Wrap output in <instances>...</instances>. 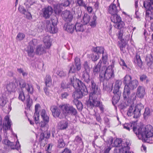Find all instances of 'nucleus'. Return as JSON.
Segmentation results:
<instances>
[{
	"label": "nucleus",
	"mask_w": 153,
	"mask_h": 153,
	"mask_svg": "<svg viewBox=\"0 0 153 153\" xmlns=\"http://www.w3.org/2000/svg\"><path fill=\"white\" fill-rule=\"evenodd\" d=\"M71 4L70 1L69 0H64L63 2L59 4V5H54V10L55 13L56 14H59L62 11V7H65L69 6Z\"/></svg>",
	"instance_id": "obj_13"
},
{
	"label": "nucleus",
	"mask_w": 153,
	"mask_h": 153,
	"mask_svg": "<svg viewBox=\"0 0 153 153\" xmlns=\"http://www.w3.org/2000/svg\"><path fill=\"white\" fill-rule=\"evenodd\" d=\"M124 39L121 40L120 42H118V43L119 46L120 48V50L123 51L124 50V48H125L126 44L125 42H123Z\"/></svg>",
	"instance_id": "obj_46"
},
{
	"label": "nucleus",
	"mask_w": 153,
	"mask_h": 153,
	"mask_svg": "<svg viewBox=\"0 0 153 153\" xmlns=\"http://www.w3.org/2000/svg\"><path fill=\"white\" fill-rule=\"evenodd\" d=\"M37 44V40L35 39H32L29 43V47H33L34 48L35 46Z\"/></svg>",
	"instance_id": "obj_64"
},
{
	"label": "nucleus",
	"mask_w": 153,
	"mask_h": 153,
	"mask_svg": "<svg viewBox=\"0 0 153 153\" xmlns=\"http://www.w3.org/2000/svg\"><path fill=\"white\" fill-rule=\"evenodd\" d=\"M134 62L137 63V65L139 66H141L142 65V62L140 58V56L137 54L136 55L135 59L134 61Z\"/></svg>",
	"instance_id": "obj_47"
},
{
	"label": "nucleus",
	"mask_w": 153,
	"mask_h": 153,
	"mask_svg": "<svg viewBox=\"0 0 153 153\" xmlns=\"http://www.w3.org/2000/svg\"><path fill=\"white\" fill-rule=\"evenodd\" d=\"M41 115L43 121L48 123L49 121V117L47 115L46 111L45 109L42 110Z\"/></svg>",
	"instance_id": "obj_33"
},
{
	"label": "nucleus",
	"mask_w": 153,
	"mask_h": 153,
	"mask_svg": "<svg viewBox=\"0 0 153 153\" xmlns=\"http://www.w3.org/2000/svg\"><path fill=\"white\" fill-rule=\"evenodd\" d=\"M51 110L52 112L53 116L55 118H59L62 119L63 118L62 116V114H61V110L56 106H52Z\"/></svg>",
	"instance_id": "obj_16"
},
{
	"label": "nucleus",
	"mask_w": 153,
	"mask_h": 153,
	"mask_svg": "<svg viewBox=\"0 0 153 153\" xmlns=\"http://www.w3.org/2000/svg\"><path fill=\"white\" fill-rule=\"evenodd\" d=\"M69 83L71 85V88L73 87L75 89L84 86L83 85H85L84 83L79 79H77L74 75L69 79Z\"/></svg>",
	"instance_id": "obj_11"
},
{
	"label": "nucleus",
	"mask_w": 153,
	"mask_h": 153,
	"mask_svg": "<svg viewBox=\"0 0 153 153\" xmlns=\"http://www.w3.org/2000/svg\"><path fill=\"white\" fill-rule=\"evenodd\" d=\"M131 90L124 86L123 93V97L124 100L129 102V99L131 94Z\"/></svg>",
	"instance_id": "obj_25"
},
{
	"label": "nucleus",
	"mask_w": 153,
	"mask_h": 153,
	"mask_svg": "<svg viewBox=\"0 0 153 153\" xmlns=\"http://www.w3.org/2000/svg\"><path fill=\"white\" fill-rule=\"evenodd\" d=\"M111 18V21L114 23V25L115 28L120 29L124 26V23L122 21L121 17L117 14L112 15Z\"/></svg>",
	"instance_id": "obj_9"
},
{
	"label": "nucleus",
	"mask_w": 153,
	"mask_h": 153,
	"mask_svg": "<svg viewBox=\"0 0 153 153\" xmlns=\"http://www.w3.org/2000/svg\"><path fill=\"white\" fill-rule=\"evenodd\" d=\"M129 142L126 141H122V143L121 144V147L120 148L118 149V152H117L119 153H127L129 150Z\"/></svg>",
	"instance_id": "obj_17"
},
{
	"label": "nucleus",
	"mask_w": 153,
	"mask_h": 153,
	"mask_svg": "<svg viewBox=\"0 0 153 153\" xmlns=\"http://www.w3.org/2000/svg\"><path fill=\"white\" fill-rule=\"evenodd\" d=\"M5 121L7 122L3 123V131H6L7 130L10 129L11 127V121L9 119V117L7 116H6L4 117Z\"/></svg>",
	"instance_id": "obj_24"
},
{
	"label": "nucleus",
	"mask_w": 153,
	"mask_h": 153,
	"mask_svg": "<svg viewBox=\"0 0 153 153\" xmlns=\"http://www.w3.org/2000/svg\"><path fill=\"white\" fill-rule=\"evenodd\" d=\"M143 6L147 10L146 11V16L149 15L150 13L149 12L151 13V10L153 9L150 3L147 1H144L143 3Z\"/></svg>",
	"instance_id": "obj_26"
},
{
	"label": "nucleus",
	"mask_w": 153,
	"mask_h": 153,
	"mask_svg": "<svg viewBox=\"0 0 153 153\" xmlns=\"http://www.w3.org/2000/svg\"><path fill=\"white\" fill-rule=\"evenodd\" d=\"M42 12L43 17L45 19H48L50 17L52 14L53 9L51 7L48 6L42 9Z\"/></svg>",
	"instance_id": "obj_15"
},
{
	"label": "nucleus",
	"mask_w": 153,
	"mask_h": 153,
	"mask_svg": "<svg viewBox=\"0 0 153 153\" xmlns=\"http://www.w3.org/2000/svg\"><path fill=\"white\" fill-rule=\"evenodd\" d=\"M6 103V100L5 98L3 97H0V105L3 107Z\"/></svg>",
	"instance_id": "obj_59"
},
{
	"label": "nucleus",
	"mask_w": 153,
	"mask_h": 153,
	"mask_svg": "<svg viewBox=\"0 0 153 153\" xmlns=\"http://www.w3.org/2000/svg\"><path fill=\"white\" fill-rule=\"evenodd\" d=\"M137 96V95L135 93H133L131 95L130 94L129 99V102H132L135 100Z\"/></svg>",
	"instance_id": "obj_55"
},
{
	"label": "nucleus",
	"mask_w": 153,
	"mask_h": 153,
	"mask_svg": "<svg viewBox=\"0 0 153 153\" xmlns=\"http://www.w3.org/2000/svg\"><path fill=\"white\" fill-rule=\"evenodd\" d=\"M90 57L92 61L95 62L99 59L100 56L97 52H94L90 54Z\"/></svg>",
	"instance_id": "obj_37"
},
{
	"label": "nucleus",
	"mask_w": 153,
	"mask_h": 153,
	"mask_svg": "<svg viewBox=\"0 0 153 153\" xmlns=\"http://www.w3.org/2000/svg\"><path fill=\"white\" fill-rule=\"evenodd\" d=\"M142 140L145 142H147V138L152 137L153 135V128L150 125H147L145 126H143Z\"/></svg>",
	"instance_id": "obj_8"
},
{
	"label": "nucleus",
	"mask_w": 153,
	"mask_h": 153,
	"mask_svg": "<svg viewBox=\"0 0 153 153\" xmlns=\"http://www.w3.org/2000/svg\"><path fill=\"white\" fill-rule=\"evenodd\" d=\"M85 104L89 109H92L94 107H98L101 112H104V105L101 101L100 97L89 95V98L86 100Z\"/></svg>",
	"instance_id": "obj_1"
},
{
	"label": "nucleus",
	"mask_w": 153,
	"mask_h": 153,
	"mask_svg": "<svg viewBox=\"0 0 153 153\" xmlns=\"http://www.w3.org/2000/svg\"><path fill=\"white\" fill-rule=\"evenodd\" d=\"M121 84V82L119 80H117L114 87L113 93L114 95L112 98V103L115 105L119 101L121 95V92L120 88Z\"/></svg>",
	"instance_id": "obj_4"
},
{
	"label": "nucleus",
	"mask_w": 153,
	"mask_h": 153,
	"mask_svg": "<svg viewBox=\"0 0 153 153\" xmlns=\"http://www.w3.org/2000/svg\"><path fill=\"white\" fill-rule=\"evenodd\" d=\"M19 100H21L23 102L25 100V97L24 93L22 91V89H21V91H19Z\"/></svg>",
	"instance_id": "obj_54"
},
{
	"label": "nucleus",
	"mask_w": 153,
	"mask_h": 153,
	"mask_svg": "<svg viewBox=\"0 0 153 153\" xmlns=\"http://www.w3.org/2000/svg\"><path fill=\"white\" fill-rule=\"evenodd\" d=\"M150 111L149 108H145V111L143 114V117L145 119H146L148 116L150 115Z\"/></svg>",
	"instance_id": "obj_49"
},
{
	"label": "nucleus",
	"mask_w": 153,
	"mask_h": 153,
	"mask_svg": "<svg viewBox=\"0 0 153 153\" xmlns=\"http://www.w3.org/2000/svg\"><path fill=\"white\" fill-rule=\"evenodd\" d=\"M19 82V87L22 89V88H25L27 85V84L25 81L22 79H19L17 81Z\"/></svg>",
	"instance_id": "obj_40"
},
{
	"label": "nucleus",
	"mask_w": 153,
	"mask_h": 153,
	"mask_svg": "<svg viewBox=\"0 0 153 153\" xmlns=\"http://www.w3.org/2000/svg\"><path fill=\"white\" fill-rule=\"evenodd\" d=\"M120 10L119 3L117 5L111 3L109 6L108 9V12L112 15L117 14Z\"/></svg>",
	"instance_id": "obj_18"
},
{
	"label": "nucleus",
	"mask_w": 153,
	"mask_h": 153,
	"mask_svg": "<svg viewBox=\"0 0 153 153\" xmlns=\"http://www.w3.org/2000/svg\"><path fill=\"white\" fill-rule=\"evenodd\" d=\"M33 117L36 124L38 123L39 122V113H35Z\"/></svg>",
	"instance_id": "obj_63"
},
{
	"label": "nucleus",
	"mask_w": 153,
	"mask_h": 153,
	"mask_svg": "<svg viewBox=\"0 0 153 153\" xmlns=\"http://www.w3.org/2000/svg\"><path fill=\"white\" fill-rule=\"evenodd\" d=\"M58 19L56 17L51 20V22L47 20L46 22V26L48 31L51 33H55L57 32V29L56 28Z\"/></svg>",
	"instance_id": "obj_7"
},
{
	"label": "nucleus",
	"mask_w": 153,
	"mask_h": 153,
	"mask_svg": "<svg viewBox=\"0 0 153 153\" xmlns=\"http://www.w3.org/2000/svg\"><path fill=\"white\" fill-rule=\"evenodd\" d=\"M129 105L126 104L125 102H120V104L118 105V108L121 110H124L127 107L129 106Z\"/></svg>",
	"instance_id": "obj_51"
},
{
	"label": "nucleus",
	"mask_w": 153,
	"mask_h": 153,
	"mask_svg": "<svg viewBox=\"0 0 153 153\" xmlns=\"http://www.w3.org/2000/svg\"><path fill=\"white\" fill-rule=\"evenodd\" d=\"M83 65V67L85 69V72H89L90 70V67L87 61H86L85 62Z\"/></svg>",
	"instance_id": "obj_56"
},
{
	"label": "nucleus",
	"mask_w": 153,
	"mask_h": 153,
	"mask_svg": "<svg viewBox=\"0 0 153 153\" xmlns=\"http://www.w3.org/2000/svg\"><path fill=\"white\" fill-rule=\"evenodd\" d=\"M89 85L90 89V93L89 95L94 97H101L100 90L96 85L93 79L91 80V82Z\"/></svg>",
	"instance_id": "obj_6"
},
{
	"label": "nucleus",
	"mask_w": 153,
	"mask_h": 153,
	"mask_svg": "<svg viewBox=\"0 0 153 153\" xmlns=\"http://www.w3.org/2000/svg\"><path fill=\"white\" fill-rule=\"evenodd\" d=\"M75 25L71 24V22L65 23L64 25V28L68 32L72 33L75 30Z\"/></svg>",
	"instance_id": "obj_22"
},
{
	"label": "nucleus",
	"mask_w": 153,
	"mask_h": 153,
	"mask_svg": "<svg viewBox=\"0 0 153 153\" xmlns=\"http://www.w3.org/2000/svg\"><path fill=\"white\" fill-rule=\"evenodd\" d=\"M144 108V105L141 103L137 104L135 107L131 105L128 108L127 115L128 117L133 116L134 118H137L140 116L141 111Z\"/></svg>",
	"instance_id": "obj_3"
},
{
	"label": "nucleus",
	"mask_w": 153,
	"mask_h": 153,
	"mask_svg": "<svg viewBox=\"0 0 153 153\" xmlns=\"http://www.w3.org/2000/svg\"><path fill=\"white\" fill-rule=\"evenodd\" d=\"M76 18L77 19H80L82 15V11L79 9L77 10V11L76 14Z\"/></svg>",
	"instance_id": "obj_60"
},
{
	"label": "nucleus",
	"mask_w": 153,
	"mask_h": 153,
	"mask_svg": "<svg viewBox=\"0 0 153 153\" xmlns=\"http://www.w3.org/2000/svg\"><path fill=\"white\" fill-rule=\"evenodd\" d=\"M25 88L28 94H32L33 93V88L32 84H27Z\"/></svg>",
	"instance_id": "obj_44"
},
{
	"label": "nucleus",
	"mask_w": 153,
	"mask_h": 153,
	"mask_svg": "<svg viewBox=\"0 0 153 153\" xmlns=\"http://www.w3.org/2000/svg\"><path fill=\"white\" fill-rule=\"evenodd\" d=\"M43 42L45 48L48 49L50 47L51 44L50 42V38L49 36H45L43 38Z\"/></svg>",
	"instance_id": "obj_30"
},
{
	"label": "nucleus",
	"mask_w": 153,
	"mask_h": 153,
	"mask_svg": "<svg viewBox=\"0 0 153 153\" xmlns=\"http://www.w3.org/2000/svg\"><path fill=\"white\" fill-rule=\"evenodd\" d=\"M59 107L61 109L63 108V109L65 111V113L69 115L75 116L77 113L76 109L73 106L69 104L60 105L59 106Z\"/></svg>",
	"instance_id": "obj_12"
},
{
	"label": "nucleus",
	"mask_w": 153,
	"mask_h": 153,
	"mask_svg": "<svg viewBox=\"0 0 153 153\" xmlns=\"http://www.w3.org/2000/svg\"><path fill=\"white\" fill-rule=\"evenodd\" d=\"M25 37V35L23 33H19L16 37V39L19 41L23 40Z\"/></svg>",
	"instance_id": "obj_58"
},
{
	"label": "nucleus",
	"mask_w": 153,
	"mask_h": 153,
	"mask_svg": "<svg viewBox=\"0 0 153 153\" xmlns=\"http://www.w3.org/2000/svg\"><path fill=\"white\" fill-rule=\"evenodd\" d=\"M102 69L99 74V80L100 81L102 80H108L114 76V70L111 66H108L107 68L105 66H102Z\"/></svg>",
	"instance_id": "obj_2"
},
{
	"label": "nucleus",
	"mask_w": 153,
	"mask_h": 153,
	"mask_svg": "<svg viewBox=\"0 0 153 153\" xmlns=\"http://www.w3.org/2000/svg\"><path fill=\"white\" fill-rule=\"evenodd\" d=\"M65 145V144L62 137L60 138L58 140L57 147L59 148H64Z\"/></svg>",
	"instance_id": "obj_42"
},
{
	"label": "nucleus",
	"mask_w": 153,
	"mask_h": 153,
	"mask_svg": "<svg viewBox=\"0 0 153 153\" xmlns=\"http://www.w3.org/2000/svg\"><path fill=\"white\" fill-rule=\"evenodd\" d=\"M102 81L100 82H103V91L110 93L112 90L113 84L110 83L108 81L106 80Z\"/></svg>",
	"instance_id": "obj_19"
},
{
	"label": "nucleus",
	"mask_w": 153,
	"mask_h": 153,
	"mask_svg": "<svg viewBox=\"0 0 153 153\" xmlns=\"http://www.w3.org/2000/svg\"><path fill=\"white\" fill-rule=\"evenodd\" d=\"M97 19V17L95 15L93 17V20L89 24L90 26L91 27H95L96 25L97 22L96 20Z\"/></svg>",
	"instance_id": "obj_52"
},
{
	"label": "nucleus",
	"mask_w": 153,
	"mask_h": 153,
	"mask_svg": "<svg viewBox=\"0 0 153 153\" xmlns=\"http://www.w3.org/2000/svg\"><path fill=\"white\" fill-rule=\"evenodd\" d=\"M34 49L33 47H28L26 50L29 56L31 57H33L34 55Z\"/></svg>",
	"instance_id": "obj_38"
},
{
	"label": "nucleus",
	"mask_w": 153,
	"mask_h": 153,
	"mask_svg": "<svg viewBox=\"0 0 153 153\" xmlns=\"http://www.w3.org/2000/svg\"><path fill=\"white\" fill-rule=\"evenodd\" d=\"M59 125L60 129L64 130L68 128V123L66 120H62L59 122Z\"/></svg>",
	"instance_id": "obj_35"
},
{
	"label": "nucleus",
	"mask_w": 153,
	"mask_h": 153,
	"mask_svg": "<svg viewBox=\"0 0 153 153\" xmlns=\"http://www.w3.org/2000/svg\"><path fill=\"white\" fill-rule=\"evenodd\" d=\"M104 48L102 47H93L91 49L92 51L93 52H97L99 54H102L105 53L104 52Z\"/></svg>",
	"instance_id": "obj_34"
},
{
	"label": "nucleus",
	"mask_w": 153,
	"mask_h": 153,
	"mask_svg": "<svg viewBox=\"0 0 153 153\" xmlns=\"http://www.w3.org/2000/svg\"><path fill=\"white\" fill-rule=\"evenodd\" d=\"M145 94V89L144 87L142 86H139L136 93L137 97L140 98L142 99L144 97Z\"/></svg>",
	"instance_id": "obj_23"
},
{
	"label": "nucleus",
	"mask_w": 153,
	"mask_h": 153,
	"mask_svg": "<svg viewBox=\"0 0 153 153\" xmlns=\"http://www.w3.org/2000/svg\"><path fill=\"white\" fill-rule=\"evenodd\" d=\"M82 87L76 89L72 94V96L74 98L80 99L82 97L86 95L88 93V90L85 85Z\"/></svg>",
	"instance_id": "obj_10"
},
{
	"label": "nucleus",
	"mask_w": 153,
	"mask_h": 153,
	"mask_svg": "<svg viewBox=\"0 0 153 153\" xmlns=\"http://www.w3.org/2000/svg\"><path fill=\"white\" fill-rule=\"evenodd\" d=\"M45 81L46 86L50 87L51 85L52 82V79L50 75H46L45 79Z\"/></svg>",
	"instance_id": "obj_39"
},
{
	"label": "nucleus",
	"mask_w": 153,
	"mask_h": 153,
	"mask_svg": "<svg viewBox=\"0 0 153 153\" xmlns=\"http://www.w3.org/2000/svg\"><path fill=\"white\" fill-rule=\"evenodd\" d=\"M102 63V61L100 59L97 65H95L94 67L93 70V72L94 73L96 74L98 73V72L100 73L102 69V67L101 69Z\"/></svg>",
	"instance_id": "obj_27"
},
{
	"label": "nucleus",
	"mask_w": 153,
	"mask_h": 153,
	"mask_svg": "<svg viewBox=\"0 0 153 153\" xmlns=\"http://www.w3.org/2000/svg\"><path fill=\"white\" fill-rule=\"evenodd\" d=\"M81 69H78L77 67H75L74 64H72L70 67L69 70V73H74L77 71H79Z\"/></svg>",
	"instance_id": "obj_45"
},
{
	"label": "nucleus",
	"mask_w": 153,
	"mask_h": 153,
	"mask_svg": "<svg viewBox=\"0 0 153 153\" xmlns=\"http://www.w3.org/2000/svg\"><path fill=\"white\" fill-rule=\"evenodd\" d=\"M14 82H10L7 84V85L6 88L7 91L10 94L11 93V92H15L16 88V83L17 84V81L16 79H15L14 80Z\"/></svg>",
	"instance_id": "obj_20"
},
{
	"label": "nucleus",
	"mask_w": 153,
	"mask_h": 153,
	"mask_svg": "<svg viewBox=\"0 0 153 153\" xmlns=\"http://www.w3.org/2000/svg\"><path fill=\"white\" fill-rule=\"evenodd\" d=\"M18 10L19 12L23 14H24L27 12V10L25 8V7L22 6H20L19 7Z\"/></svg>",
	"instance_id": "obj_62"
},
{
	"label": "nucleus",
	"mask_w": 153,
	"mask_h": 153,
	"mask_svg": "<svg viewBox=\"0 0 153 153\" xmlns=\"http://www.w3.org/2000/svg\"><path fill=\"white\" fill-rule=\"evenodd\" d=\"M153 57L152 53L147 55L146 57V61L148 66L151 68L152 67Z\"/></svg>",
	"instance_id": "obj_28"
},
{
	"label": "nucleus",
	"mask_w": 153,
	"mask_h": 153,
	"mask_svg": "<svg viewBox=\"0 0 153 153\" xmlns=\"http://www.w3.org/2000/svg\"><path fill=\"white\" fill-rule=\"evenodd\" d=\"M102 58L103 64H105L108 60V55L106 53H103Z\"/></svg>",
	"instance_id": "obj_57"
},
{
	"label": "nucleus",
	"mask_w": 153,
	"mask_h": 153,
	"mask_svg": "<svg viewBox=\"0 0 153 153\" xmlns=\"http://www.w3.org/2000/svg\"><path fill=\"white\" fill-rule=\"evenodd\" d=\"M132 129L134 132L136 134V135H140L142 137V134L143 128V126H136L134 124L133 125Z\"/></svg>",
	"instance_id": "obj_21"
},
{
	"label": "nucleus",
	"mask_w": 153,
	"mask_h": 153,
	"mask_svg": "<svg viewBox=\"0 0 153 153\" xmlns=\"http://www.w3.org/2000/svg\"><path fill=\"white\" fill-rule=\"evenodd\" d=\"M61 88L63 89L70 88H71V84L70 83H66L62 81L61 84Z\"/></svg>",
	"instance_id": "obj_48"
},
{
	"label": "nucleus",
	"mask_w": 153,
	"mask_h": 153,
	"mask_svg": "<svg viewBox=\"0 0 153 153\" xmlns=\"http://www.w3.org/2000/svg\"><path fill=\"white\" fill-rule=\"evenodd\" d=\"M132 77L129 75H126L124 78L123 83L125 87L130 90H133L137 87L138 82L136 79L131 80Z\"/></svg>",
	"instance_id": "obj_5"
},
{
	"label": "nucleus",
	"mask_w": 153,
	"mask_h": 153,
	"mask_svg": "<svg viewBox=\"0 0 153 153\" xmlns=\"http://www.w3.org/2000/svg\"><path fill=\"white\" fill-rule=\"evenodd\" d=\"M75 141L77 142L79 144L81 145L83 144V142L82 138L78 136H76L75 139Z\"/></svg>",
	"instance_id": "obj_61"
},
{
	"label": "nucleus",
	"mask_w": 153,
	"mask_h": 153,
	"mask_svg": "<svg viewBox=\"0 0 153 153\" xmlns=\"http://www.w3.org/2000/svg\"><path fill=\"white\" fill-rule=\"evenodd\" d=\"M90 19V17L87 13L84 14L83 17L84 25H86L89 23Z\"/></svg>",
	"instance_id": "obj_41"
},
{
	"label": "nucleus",
	"mask_w": 153,
	"mask_h": 153,
	"mask_svg": "<svg viewBox=\"0 0 153 153\" xmlns=\"http://www.w3.org/2000/svg\"><path fill=\"white\" fill-rule=\"evenodd\" d=\"M74 63L75 67H77L78 69L81 68V63L80 59L76 57L74 59Z\"/></svg>",
	"instance_id": "obj_43"
},
{
	"label": "nucleus",
	"mask_w": 153,
	"mask_h": 153,
	"mask_svg": "<svg viewBox=\"0 0 153 153\" xmlns=\"http://www.w3.org/2000/svg\"><path fill=\"white\" fill-rule=\"evenodd\" d=\"M122 140L121 139H116L115 140L114 142V146L116 147V150L117 152H118V149L120 148L121 147V144L122 143Z\"/></svg>",
	"instance_id": "obj_32"
},
{
	"label": "nucleus",
	"mask_w": 153,
	"mask_h": 153,
	"mask_svg": "<svg viewBox=\"0 0 153 153\" xmlns=\"http://www.w3.org/2000/svg\"><path fill=\"white\" fill-rule=\"evenodd\" d=\"M48 123H46L43 121H42L39 123V126L41 128V129L42 131H43V130L44 128H47Z\"/></svg>",
	"instance_id": "obj_53"
},
{
	"label": "nucleus",
	"mask_w": 153,
	"mask_h": 153,
	"mask_svg": "<svg viewBox=\"0 0 153 153\" xmlns=\"http://www.w3.org/2000/svg\"><path fill=\"white\" fill-rule=\"evenodd\" d=\"M62 16L63 19L67 23L71 22L74 18L72 13L67 10H65L62 12Z\"/></svg>",
	"instance_id": "obj_14"
},
{
	"label": "nucleus",
	"mask_w": 153,
	"mask_h": 153,
	"mask_svg": "<svg viewBox=\"0 0 153 153\" xmlns=\"http://www.w3.org/2000/svg\"><path fill=\"white\" fill-rule=\"evenodd\" d=\"M45 53V50L42 45H39L37 47L35 51L36 54L40 55Z\"/></svg>",
	"instance_id": "obj_29"
},
{
	"label": "nucleus",
	"mask_w": 153,
	"mask_h": 153,
	"mask_svg": "<svg viewBox=\"0 0 153 153\" xmlns=\"http://www.w3.org/2000/svg\"><path fill=\"white\" fill-rule=\"evenodd\" d=\"M89 72H85L83 74L82 77L84 81L88 84H89L91 82V79H90Z\"/></svg>",
	"instance_id": "obj_31"
},
{
	"label": "nucleus",
	"mask_w": 153,
	"mask_h": 153,
	"mask_svg": "<svg viewBox=\"0 0 153 153\" xmlns=\"http://www.w3.org/2000/svg\"><path fill=\"white\" fill-rule=\"evenodd\" d=\"M133 124L132 123H126L123 125V128L128 131H129L130 129H132Z\"/></svg>",
	"instance_id": "obj_50"
},
{
	"label": "nucleus",
	"mask_w": 153,
	"mask_h": 153,
	"mask_svg": "<svg viewBox=\"0 0 153 153\" xmlns=\"http://www.w3.org/2000/svg\"><path fill=\"white\" fill-rule=\"evenodd\" d=\"M75 30L76 32H83L84 30L83 25L82 24L77 23L75 25Z\"/></svg>",
	"instance_id": "obj_36"
}]
</instances>
